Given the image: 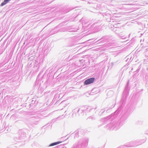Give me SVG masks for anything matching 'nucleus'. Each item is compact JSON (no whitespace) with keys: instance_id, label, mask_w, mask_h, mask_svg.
Segmentation results:
<instances>
[{"instance_id":"nucleus-1","label":"nucleus","mask_w":148,"mask_h":148,"mask_svg":"<svg viewBox=\"0 0 148 148\" xmlns=\"http://www.w3.org/2000/svg\"><path fill=\"white\" fill-rule=\"evenodd\" d=\"M94 78H91L86 80L84 82V84L85 85H88L92 83L95 81Z\"/></svg>"},{"instance_id":"nucleus-2","label":"nucleus","mask_w":148,"mask_h":148,"mask_svg":"<svg viewBox=\"0 0 148 148\" xmlns=\"http://www.w3.org/2000/svg\"><path fill=\"white\" fill-rule=\"evenodd\" d=\"M10 0H4L1 4V6H3L7 3Z\"/></svg>"},{"instance_id":"nucleus-3","label":"nucleus","mask_w":148,"mask_h":148,"mask_svg":"<svg viewBox=\"0 0 148 148\" xmlns=\"http://www.w3.org/2000/svg\"><path fill=\"white\" fill-rule=\"evenodd\" d=\"M60 143L61 142H60L54 143H52L50 144L49 145V146H54L55 145H56L57 144H60Z\"/></svg>"}]
</instances>
